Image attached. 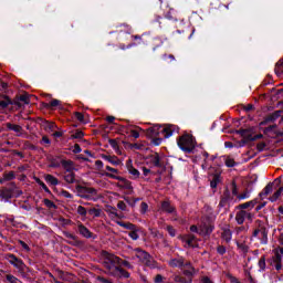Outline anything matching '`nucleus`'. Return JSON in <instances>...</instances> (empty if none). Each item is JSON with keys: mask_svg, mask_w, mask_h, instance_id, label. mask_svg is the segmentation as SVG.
Returning a JSON list of instances; mask_svg holds the SVG:
<instances>
[{"mask_svg": "<svg viewBox=\"0 0 283 283\" xmlns=\"http://www.w3.org/2000/svg\"><path fill=\"white\" fill-rule=\"evenodd\" d=\"M104 266L106 273L113 277H129V272L120 268V258L112 253L104 252Z\"/></svg>", "mask_w": 283, "mask_h": 283, "instance_id": "obj_1", "label": "nucleus"}, {"mask_svg": "<svg viewBox=\"0 0 283 283\" xmlns=\"http://www.w3.org/2000/svg\"><path fill=\"white\" fill-rule=\"evenodd\" d=\"M177 144L182 151H186V154H191V151L196 149V139H193V136L189 134L180 136L177 139Z\"/></svg>", "mask_w": 283, "mask_h": 283, "instance_id": "obj_2", "label": "nucleus"}, {"mask_svg": "<svg viewBox=\"0 0 283 283\" xmlns=\"http://www.w3.org/2000/svg\"><path fill=\"white\" fill-rule=\"evenodd\" d=\"M76 191L80 198H84L86 200H96L98 198V190H96V188L77 186Z\"/></svg>", "mask_w": 283, "mask_h": 283, "instance_id": "obj_3", "label": "nucleus"}, {"mask_svg": "<svg viewBox=\"0 0 283 283\" xmlns=\"http://www.w3.org/2000/svg\"><path fill=\"white\" fill-rule=\"evenodd\" d=\"M253 212L251 210H239L235 213V222L237 224H244V220L248 222H253Z\"/></svg>", "mask_w": 283, "mask_h": 283, "instance_id": "obj_4", "label": "nucleus"}, {"mask_svg": "<svg viewBox=\"0 0 283 283\" xmlns=\"http://www.w3.org/2000/svg\"><path fill=\"white\" fill-rule=\"evenodd\" d=\"M135 256L139 262L143 264H146V266H151V255L147 253L146 251H143L142 249H135Z\"/></svg>", "mask_w": 283, "mask_h": 283, "instance_id": "obj_5", "label": "nucleus"}, {"mask_svg": "<svg viewBox=\"0 0 283 283\" xmlns=\"http://www.w3.org/2000/svg\"><path fill=\"white\" fill-rule=\"evenodd\" d=\"M7 260L12 264V266L18 269V271H25V263H23V260L17 258V255L7 254Z\"/></svg>", "mask_w": 283, "mask_h": 283, "instance_id": "obj_6", "label": "nucleus"}, {"mask_svg": "<svg viewBox=\"0 0 283 283\" xmlns=\"http://www.w3.org/2000/svg\"><path fill=\"white\" fill-rule=\"evenodd\" d=\"M105 176H107V178H113V180H119L118 187H122L123 189H134V187H132V181L123 177L116 176L114 174H105Z\"/></svg>", "mask_w": 283, "mask_h": 283, "instance_id": "obj_7", "label": "nucleus"}, {"mask_svg": "<svg viewBox=\"0 0 283 283\" xmlns=\"http://www.w3.org/2000/svg\"><path fill=\"white\" fill-rule=\"evenodd\" d=\"M253 237L260 240L261 244H266L269 242V234L265 228H258L253 231Z\"/></svg>", "mask_w": 283, "mask_h": 283, "instance_id": "obj_8", "label": "nucleus"}, {"mask_svg": "<svg viewBox=\"0 0 283 283\" xmlns=\"http://www.w3.org/2000/svg\"><path fill=\"white\" fill-rule=\"evenodd\" d=\"M252 132H253V128L242 129V130H240V134L247 140H260V138H262V134L253 136Z\"/></svg>", "mask_w": 283, "mask_h": 283, "instance_id": "obj_9", "label": "nucleus"}, {"mask_svg": "<svg viewBox=\"0 0 283 283\" xmlns=\"http://www.w3.org/2000/svg\"><path fill=\"white\" fill-rule=\"evenodd\" d=\"M212 231L213 226L210 222H203L199 226V235H209Z\"/></svg>", "mask_w": 283, "mask_h": 283, "instance_id": "obj_10", "label": "nucleus"}, {"mask_svg": "<svg viewBox=\"0 0 283 283\" xmlns=\"http://www.w3.org/2000/svg\"><path fill=\"white\" fill-rule=\"evenodd\" d=\"M14 105H18V107H22L23 105H30V96L28 93H24L19 96L17 101H14Z\"/></svg>", "mask_w": 283, "mask_h": 283, "instance_id": "obj_11", "label": "nucleus"}, {"mask_svg": "<svg viewBox=\"0 0 283 283\" xmlns=\"http://www.w3.org/2000/svg\"><path fill=\"white\" fill-rule=\"evenodd\" d=\"M126 167L130 176H133V180H138V178H140V171L134 168V166L132 165V161L127 163Z\"/></svg>", "mask_w": 283, "mask_h": 283, "instance_id": "obj_12", "label": "nucleus"}, {"mask_svg": "<svg viewBox=\"0 0 283 283\" xmlns=\"http://www.w3.org/2000/svg\"><path fill=\"white\" fill-rule=\"evenodd\" d=\"M103 160H106V163H111V165H114L115 167H118L120 165V159L116 156H111V155H101Z\"/></svg>", "mask_w": 283, "mask_h": 283, "instance_id": "obj_13", "label": "nucleus"}, {"mask_svg": "<svg viewBox=\"0 0 283 283\" xmlns=\"http://www.w3.org/2000/svg\"><path fill=\"white\" fill-rule=\"evenodd\" d=\"M160 211H164V213H175L176 208L169 201H164L161 202Z\"/></svg>", "mask_w": 283, "mask_h": 283, "instance_id": "obj_14", "label": "nucleus"}, {"mask_svg": "<svg viewBox=\"0 0 283 283\" xmlns=\"http://www.w3.org/2000/svg\"><path fill=\"white\" fill-rule=\"evenodd\" d=\"M61 165H62L63 169H65V171H67V172H72V171H74V169H76V166L74 165V161H72V160L63 159L61 161Z\"/></svg>", "mask_w": 283, "mask_h": 283, "instance_id": "obj_15", "label": "nucleus"}, {"mask_svg": "<svg viewBox=\"0 0 283 283\" xmlns=\"http://www.w3.org/2000/svg\"><path fill=\"white\" fill-rule=\"evenodd\" d=\"M7 129H10L11 132H14L17 136H22L23 135V127L17 125V124H7Z\"/></svg>", "mask_w": 283, "mask_h": 283, "instance_id": "obj_16", "label": "nucleus"}, {"mask_svg": "<svg viewBox=\"0 0 283 283\" xmlns=\"http://www.w3.org/2000/svg\"><path fill=\"white\" fill-rule=\"evenodd\" d=\"M77 231L83 235V238H92V232L83 223L77 224Z\"/></svg>", "mask_w": 283, "mask_h": 283, "instance_id": "obj_17", "label": "nucleus"}, {"mask_svg": "<svg viewBox=\"0 0 283 283\" xmlns=\"http://www.w3.org/2000/svg\"><path fill=\"white\" fill-rule=\"evenodd\" d=\"M169 266L172 269H180V266H185V260L182 258L171 259L169 261Z\"/></svg>", "mask_w": 283, "mask_h": 283, "instance_id": "obj_18", "label": "nucleus"}, {"mask_svg": "<svg viewBox=\"0 0 283 283\" xmlns=\"http://www.w3.org/2000/svg\"><path fill=\"white\" fill-rule=\"evenodd\" d=\"M176 126L174 125H166L165 128L163 129L165 134V138H169V136L174 135V132H176Z\"/></svg>", "mask_w": 283, "mask_h": 283, "instance_id": "obj_19", "label": "nucleus"}, {"mask_svg": "<svg viewBox=\"0 0 283 283\" xmlns=\"http://www.w3.org/2000/svg\"><path fill=\"white\" fill-rule=\"evenodd\" d=\"M253 207H255V202L254 201H248L245 203H241L237 207V209L241 210V211H247V209H253Z\"/></svg>", "mask_w": 283, "mask_h": 283, "instance_id": "obj_20", "label": "nucleus"}, {"mask_svg": "<svg viewBox=\"0 0 283 283\" xmlns=\"http://www.w3.org/2000/svg\"><path fill=\"white\" fill-rule=\"evenodd\" d=\"M64 180H65V182H67L69 185H74V182L76 181V175L74 174V171L67 172V174L64 176Z\"/></svg>", "mask_w": 283, "mask_h": 283, "instance_id": "obj_21", "label": "nucleus"}, {"mask_svg": "<svg viewBox=\"0 0 283 283\" xmlns=\"http://www.w3.org/2000/svg\"><path fill=\"white\" fill-rule=\"evenodd\" d=\"M274 184H268L263 191L260 193L261 198L269 196V193H273Z\"/></svg>", "mask_w": 283, "mask_h": 283, "instance_id": "obj_22", "label": "nucleus"}, {"mask_svg": "<svg viewBox=\"0 0 283 283\" xmlns=\"http://www.w3.org/2000/svg\"><path fill=\"white\" fill-rule=\"evenodd\" d=\"M56 124H54V122H46L44 124V129L45 132H48L49 134L52 133V132H56Z\"/></svg>", "mask_w": 283, "mask_h": 283, "instance_id": "obj_23", "label": "nucleus"}, {"mask_svg": "<svg viewBox=\"0 0 283 283\" xmlns=\"http://www.w3.org/2000/svg\"><path fill=\"white\" fill-rule=\"evenodd\" d=\"M10 103H12L10 101V98L6 95H0V107H2V109H6V107H8V105H10Z\"/></svg>", "mask_w": 283, "mask_h": 283, "instance_id": "obj_24", "label": "nucleus"}, {"mask_svg": "<svg viewBox=\"0 0 283 283\" xmlns=\"http://www.w3.org/2000/svg\"><path fill=\"white\" fill-rule=\"evenodd\" d=\"M0 198H3L4 200H10L12 198V191L10 189H0Z\"/></svg>", "mask_w": 283, "mask_h": 283, "instance_id": "obj_25", "label": "nucleus"}, {"mask_svg": "<svg viewBox=\"0 0 283 283\" xmlns=\"http://www.w3.org/2000/svg\"><path fill=\"white\" fill-rule=\"evenodd\" d=\"M45 181L49 182V185H52L53 187H56L59 185V179L52 175H46L44 177Z\"/></svg>", "mask_w": 283, "mask_h": 283, "instance_id": "obj_26", "label": "nucleus"}, {"mask_svg": "<svg viewBox=\"0 0 283 283\" xmlns=\"http://www.w3.org/2000/svg\"><path fill=\"white\" fill-rule=\"evenodd\" d=\"M220 174H216L212 176V179L210 181V186L212 189H216V187H218L219 182H220Z\"/></svg>", "mask_w": 283, "mask_h": 283, "instance_id": "obj_27", "label": "nucleus"}, {"mask_svg": "<svg viewBox=\"0 0 283 283\" xmlns=\"http://www.w3.org/2000/svg\"><path fill=\"white\" fill-rule=\"evenodd\" d=\"M274 72L277 76H282L283 74V60H280L276 65H275V69H274Z\"/></svg>", "mask_w": 283, "mask_h": 283, "instance_id": "obj_28", "label": "nucleus"}, {"mask_svg": "<svg viewBox=\"0 0 283 283\" xmlns=\"http://www.w3.org/2000/svg\"><path fill=\"white\" fill-rule=\"evenodd\" d=\"M150 160L155 167H160V155H158V153H155L154 155H151Z\"/></svg>", "mask_w": 283, "mask_h": 283, "instance_id": "obj_29", "label": "nucleus"}, {"mask_svg": "<svg viewBox=\"0 0 283 283\" xmlns=\"http://www.w3.org/2000/svg\"><path fill=\"white\" fill-rule=\"evenodd\" d=\"M231 238H232L231 230H229V229L223 230L222 240H224L226 242H231Z\"/></svg>", "mask_w": 283, "mask_h": 283, "instance_id": "obj_30", "label": "nucleus"}, {"mask_svg": "<svg viewBox=\"0 0 283 283\" xmlns=\"http://www.w3.org/2000/svg\"><path fill=\"white\" fill-rule=\"evenodd\" d=\"M283 187H281L279 190H276L272 197H270L271 202L277 201V199L282 196Z\"/></svg>", "mask_w": 283, "mask_h": 283, "instance_id": "obj_31", "label": "nucleus"}, {"mask_svg": "<svg viewBox=\"0 0 283 283\" xmlns=\"http://www.w3.org/2000/svg\"><path fill=\"white\" fill-rule=\"evenodd\" d=\"M108 143L116 154H120V148L118 147V142L116 139H109Z\"/></svg>", "mask_w": 283, "mask_h": 283, "instance_id": "obj_32", "label": "nucleus"}, {"mask_svg": "<svg viewBox=\"0 0 283 283\" xmlns=\"http://www.w3.org/2000/svg\"><path fill=\"white\" fill-rule=\"evenodd\" d=\"M186 266H188V270H185L184 274L188 275V277H191V275H193V273H196V269H193L191 266V263H186Z\"/></svg>", "mask_w": 283, "mask_h": 283, "instance_id": "obj_33", "label": "nucleus"}, {"mask_svg": "<svg viewBox=\"0 0 283 283\" xmlns=\"http://www.w3.org/2000/svg\"><path fill=\"white\" fill-rule=\"evenodd\" d=\"M174 282L176 283H191V277H189L188 280L181 276H174Z\"/></svg>", "mask_w": 283, "mask_h": 283, "instance_id": "obj_34", "label": "nucleus"}, {"mask_svg": "<svg viewBox=\"0 0 283 283\" xmlns=\"http://www.w3.org/2000/svg\"><path fill=\"white\" fill-rule=\"evenodd\" d=\"M6 279H7V282H10V283H23L21 282V280H19L17 276L12 274H7Z\"/></svg>", "mask_w": 283, "mask_h": 283, "instance_id": "obj_35", "label": "nucleus"}, {"mask_svg": "<svg viewBox=\"0 0 283 283\" xmlns=\"http://www.w3.org/2000/svg\"><path fill=\"white\" fill-rule=\"evenodd\" d=\"M61 105V101H59V99H52L51 102H50V104H46V107L49 108V109H52V108H54V107H59Z\"/></svg>", "mask_w": 283, "mask_h": 283, "instance_id": "obj_36", "label": "nucleus"}, {"mask_svg": "<svg viewBox=\"0 0 283 283\" xmlns=\"http://www.w3.org/2000/svg\"><path fill=\"white\" fill-rule=\"evenodd\" d=\"M77 213H78V216H81L82 218H86V216H87V209H85V207H83V206H78V207H77Z\"/></svg>", "mask_w": 283, "mask_h": 283, "instance_id": "obj_37", "label": "nucleus"}, {"mask_svg": "<svg viewBox=\"0 0 283 283\" xmlns=\"http://www.w3.org/2000/svg\"><path fill=\"white\" fill-rule=\"evenodd\" d=\"M281 114H282V112L277 111V112L273 113L272 115L268 116L266 120L268 122L276 120V118H280Z\"/></svg>", "mask_w": 283, "mask_h": 283, "instance_id": "obj_38", "label": "nucleus"}, {"mask_svg": "<svg viewBox=\"0 0 283 283\" xmlns=\"http://www.w3.org/2000/svg\"><path fill=\"white\" fill-rule=\"evenodd\" d=\"M88 213L90 216H94L95 218H101V209H96V208L90 209Z\"/></svg>", "mask_w": 283, "mask_h": 283, "instance_id": "obj_39", "label": "nucleus"}, {"mask_svg": "<svg viewBox=\"0 0 283 283\" xmlns=\"http://www.w3.org/2000/svg\"><path fill=\"white\" fill-rule=\"evenodd\" d=\"M259 266H260L261 271H264L266 269V258L262 256L259 260Z\"/></svg>", "mask_w": 283, "mask_h": 283, "instance_id": "obj_40", "label": "nucleus"}, {"mask_svg": "<svg viewBox=\"0 0 283 283\" xmlns=\"http://www.w3.org/2000/svg\"><path fill=\"white\" fill-rule=\"evenodd\" d=\"M226 165L228 167H235V160L233 158H231V157H227L226 158Z\"/></svg>", "mask_w": 283, "mask_h": 283, "instance_id": "obj_41", "label": "nucleus"}, {"mask_svg": "<svg viewBox=\"0 0 283 283\" xmlns=\"http://www.w3.org/2000/svg\"><path fill=\"white\" fill-rule=\"evenodd\" d=\"M129 238H132V240H138V230L133 229V231L129 232Z\"/></svg>", "mask_w": 283, "mask_h": 283, "instance_id": "obj_42", "label": "nucleus"}, {"mask_svg": "<svg viewBox=\"0 0 283 283\" xmlns=\"http://www.w3.org/2000/svg\"><path fill=\"white\" fill-rule=\"evenodd\" d=\"M75 118H76L80 123H85V115H83L82 113L76 112V113H75Z\"/></svg>", "mask_w": 283, "mask_h": 283, "instance_id": "obj_43", "label": "nucleus"}, {"mask_svg": "<svg viewBox=\"0 0 283 283\" xmlns=\"http://www.w3.org/2000/svg\"><path fill=\"white\" fill-rule=\"evenodd\" d=\"M60 196H62L63 198H74L72 193H70L67 190H61Z\"/></svg>", "mask_w": 283, "mask_h": 283, "instance_id": "obj_44", "label": "nucleus"}, {"mask_svg": "<svg viewBox=\"0 0 283 283\" xmlns=\"http://www.w3.org/2000/svg\"><path fill=\"white\" fill-rule=\"evenodd\" d=\"M147 209H149V206L146 202L140 203V213H147Z\"/></svg>", "mask_w": 283, "mask_h": 283, "instance_id": "obj_45", "label": "nucleus"}, {"mask_svg": "<svg viewBox=\"0 0 283 283\" xmlns=\"http://www.w3.org/2000/svg\"><path fill=\"white\" fill-rule=\"evenodd\" d=\"M106 171H109L106 174H113V176H116V174H118V169L112 168L111 166H106Z\"/></svg>", "mask_w": 283, "mask_h": 283, "instance_id": "obj_46", "label": "nucleus"}, {"mask_svg": "<svg viewBox=\"0 0 283 283\" xmlns=\"http://www.w3.org/2000/svg\"><path fill=\"white\" fill-rule=\"evenodd\" d=\"M119 227H124V229H130L133 231L135 229V226L132 223H122L119 222Z\"/></svg>", "mask_w": 283, "mask_h": 283, "instance_id": "obj_47", "label": "nucleus"}, {"mask_svg": "<svg viewBox=\"0 0 283 283\" xmlns=\"http://www.w3.org/2000/svg\"><path fill=\"white\" fill-rule=\"evenodd\" d=\"M36 182H38V185H40V187H42L43 190H45L46 192L50 191V189L48 188L45 182H43L41 179H36Z\"/></svg>", "mask_w": 283, "mask_h": 283, "instance_id": "obj_48", "label": "nucleus"}, {"mask_svg": "<svg viewBox=\"0 0 283 283\" xmlns=\"http://www.w3.org/2000/svg\"><path fill=\"white\" fill-rule=\"evenodd\" d=\"M167 231H168L169 235H171V238L176 237V229H174V227L168 226Z\"/></svg>", "mask_w": 283, "mask_h": 283, "instance_id": "obj_49", "label": "nucleus"}, {"mask_svg": "<svg viewBox=\"0 0 283 283\" xmlns=\"http://www.w3.org/2000/svg\"><path fill=\"white\" fill-rule=\"evenodd\" d=\"M44 205L45 207H49V209H52V207H56L54 202H52V200L50 199H44Z\"/></svg>", "mask_w": 283, "mask_h": 283, "instance_id": "obj_50", "label": "nucleus"}, {"mask_svg": "<svg viewBox=\"0 0 283 283\" xmlns=\"http://www.w3.org/2000/svg\"><path fill=\"white\" fill-rule=\"evenodd\" d=\"M84 134L81 130H76L73 135L72 138H83Z\"/></svg>", "mask_w": 283, "mask_h": 283, "instance_id": "obj_51", "label": "nucleus"}, {"mask_svg": "<svg viewBox=\"0 0 283 283\" xmlns=\"http://www.w3.org/2000/svg\"><path fill=\"white\" fill-rule=\"evenodd\" d=\"M117 208L120 209V211H125L127 209V205H125L124 201H118Z\"/></svg>", "mask_w": 283, "mask_h": 283, "instance_id": "obj_52", "label": "nucleus"}, {"mask_svg": "<svg viewBox=\"0 0 283 283\" xmlns=\"http://www.w3.org/2000/svg\"><path fill=\"white\" fill-rule=\"evenodd\" d=\"M130 136L133 138H140V133H138V130L130 129Z\"/></svg>", "mask_w": 283, "mask_h": 283, "instance_id": "obj_53", "label": "nucleus"}, {"mask_svg": "<svg viewBox=\"0 0 283 283\" xmlns=\"http://www.w3.org/2000/svg\"><path fill=\"white\" fill-rule=\"evenodd\" d=\"M108 213H109V217H111V218H120V217L118 216V212H116V209L111 210Z\"/></svg>", "mask_w": 283, "mask_h": 283, "instance_id": "obj_54", "label": "nucleus"}, {"mask_svg": "<svg viewBox=\"0 0 283 283\" xmlns=\"http://www.w3.org/2000/svg\"><path fill=\"white\" fill-rule=\"evenodd\" d=\"M64 237H66L67 240H76V237L70 232H64Z\"/></svg>", "mask_w": 283, "mask_h": 283, "instance_id": "obj_55", "label": "nucleus"}, {"mask_svg": "<svg viewBox=\"0 0 283 283\" xmlns=\"http://www.w3.org/2000/svg\"><path fill=\"white\" fill-rule=\"evenodd\" d=\"M120 266H126V269H132V264L128 261H122V259H120Z\"/></svg>", "mask_w": 283, "mask_h": 283, "instance_id": "obj_56", "label": "nucleus"}, {"mask_svg": "<svg viewBox=\"0 0 283 283\" xmlns=\"http://www.w3.org/2000/svg\"><path fill=\"white\" fill-rule=\"evenodd\" d=\"M13 178H14V172H9L4 175L6 180H13Z\"/></svg>", "mask_w": 283, "mask_h": 283, "instance_id": "obj_57", "label": "nucleus"}, {"mask_svg": "<svg viewBox=\"0 0 283 283\" xmlns=\"http://www.w3.org/2000/svg\"><path fill=\"white\" fill-rule=\"evenodd\" d=\"M193 242H196V238H195V237H190V238L187 240L188 247H193Z\"/></svg>", "mask_w": 283, "mask_h": 283, "instance_id": "obj_58", "label": "nucleus"}, {"mask_svg": "<svg viewBox=\"0 0 283 283\" xmlns=\"http://www.w3.org/2000/svg\"><path fill=\"white\" fill-rule=\"evenodd\" d=\"M228 198H223L222 197V199H221V201H220V203H219V207H227V205H228Z\"/></svg>", "mask_w": 283, "mask_h": 283, "instance_id": "obj_59", "label": "nucleus"}, {"mask_svg": "<svg viewBox=\"0 0 283 283\" xmlns=\"http://www.w3.org/2000/svg\"><path fill=\"white\" fill-rule=\"evenodd\" d=\"M232 195L238 196V186L235 185V182H232Z\"/></svg>", "mask_w": 283, "mask_h": 283, "instance_id": "obj_60", "label": "nucleus"}, {"mask_svg": "<svg viewBox=\"0 0 283 283\" xmlns=\"http://www.w3.org/2000/svg\"><path fill=\"white\" fill-rule=\"evenodd\" d=\"M163 280H164V277H163V275H160V274H157V275L155 276V283H161Z\"/></svg>", "mask_w": 283, "mask_h": 283, "instance_id": "obj_61", "label": "nucleus"}, {"mask_svg": "<svg viewBox=\"0 0 283 283\" xmlns=\"http://www.w3.org/2000/svg\"><path fill=\"white\" fill-rule=\"evenodd\" d=\"M156 130H157L156 126H154V127H151V128L148 129V132H149L150 134H153V136H156V134H158V132H156Z\"/></svg>", "mask_w": 283, "mask_h": 283, "instance_id": "obj_62", "label": "nucleus"}, {"mask_svg": "<svg viewBox=\"0 0 283 283\" xmlns=\"http://www.w3.org/2000/svg\"><path fill=\"white\" fill-rule=\"evenodd\" d=\"M237 233H242V231H247V228L244 226H241L235 229Z\"/></svg>", "mask_w": 283, "mask_h": 283, "instance_id": "obj_63", "label": "nucleus"}, {"mask_svg": "<svg viewBox=\"0 0 283 283\" xmlns=\"http://www.w3.org/2000/svg\"><path fill=\"white\" fill-rule=\"evenodd\" d=\"M95 165L97 166L98 169H103V163L101 160H96Z\"/></svg>", "mask_w": 283, "mask_h": 283, "instance_id": "obj_64", "label": "nucleus"}]
</instances>
